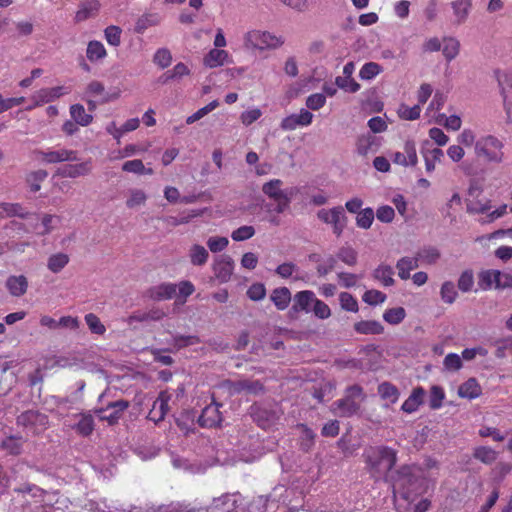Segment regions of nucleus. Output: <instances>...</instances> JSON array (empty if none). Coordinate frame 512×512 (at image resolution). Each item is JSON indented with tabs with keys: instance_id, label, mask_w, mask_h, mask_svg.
Instances as JSON below:
<instances>
[{
	"instance_id": "obj_1",
	"label": "nucleus",
	"mask_w": 512,
	"mask_h": 512,
	"mask_svg": "<svg viewBox=\"0 0 512 512\" xmlns=\"http://www.w3.org/2000/svg\"><path fill=\"white\" fill-rule=\"evenodd\" d=\"M363 458L372 478L388 481L389 473L397 463V451L388 446H371L364 450Z\"/></svg>"
},
{
	"instance_id": "obj_2",
	"label": "nucleus",
	"mask_w": 512,
	"mask_h": 512,
	"mask_svg": "<svg viewBox=\"0 0 512 512\" xmlns=\"http://www.w3.org/2000/svg\"><path fill=\"white\" fill-rule=\"evenodd\" d=\"M504 142L495 135L480 136L475 142V157L487 164H501L505 159Z\"/></svg>"
},
{
	"instance_id": "obj_3",
	"label": "nucleus",
	"mask_w": 512,
	"mask_h": 512,
	"mask_svg": "<svg viewBox=\"0 0 512 512\" xmlns=\"http://www.w3.org/2000/svg\"><path fill=\"white\" fill-rule=\"evenodd\" d=\"M283 181L280 179H271L262 185V192L276 203L275 211L278 214L283 213L290 205L294 189H283Z\"/></svg>"
},
{
	"instance_id": "obj_4",
	"label": "nucleus",
	"mask_w": 512,
	"mask_h": 512,
	"mask_svg": "<svg viewBox=\"0 0 512 512\" xmlns=\"http://www.w3.org/2000/svg\"><path fill=\"white\" fill-rule=\"evenodd\" d=\"M465 204L469 214H486L492 208L491 200L484 195L483 187L476 180L469 184Z\"/></svg>"
},
{
	"instance_id": "obj_5",
	"label": "nucleus",
	"mask_w": 512,
	"mask_h": 512,
	"mask_svg": "<svg viewBox=\"0 0 512 512\" xmlns=\"http://www.w3.org/2000/svg\"><path fill=\"white\" fill-rule=\"evenodd\" d=\"M284 40L268 31L252 30L245 35V44L247 47L265 50L275 49L282 46Z\"/></svg>"
},
{
	"instance_id": "obj_6",
	"label": "nucleus",
	"mask_w": 512,
	"mask_h": 512,
	"mask_svg": "<svg viewBox=\"0 0 512 512\" xmlns=\"http://www.w3.org/2000/svg\"><path fill=\"white\" fill-rule=\"evenodd\" d=\"M17 424L29 429L34 435H39L48 428L49 419L44 413L28 410L17 417Z\"/></svg>"
},
{
	"instance_id": "obj_7",
	"label": "nucleus",
	"mask_w": 512,
	"mask_h": 512,
	"mask_svg": "<svg viewBox=\"0 0 512 512\" xmlns=\"http://www.w3.org/2000/svg\"><path fill=\"white\" fill-rule=\"evenodd\" d=\"M317 217L324 223L332 225L333 233L339 237L344 231L347 223V217L342 206H336L329 210L321 209L317 212Z\"/></svg>"
},
{
	"instance_id": "obj_8",
	"label": "nucleus",
	"mask_w": 512,
	"mask_h": 512,
	"mask_svg": "<svg viewBox=\"0 0 512 512\" xmlns=\"http://www.w3.org/2000/svg\"><path fill=\"white\" fill-rule=\"evenodd\" d=\"M416 481L413 473V467L410 465H402L395 474L389 475L388 481L391 482L394 489L403 490V496L408 497L409 486Z\"/></svg>"
},
{
	"instance_id": "obj_9",
	"label": "nucleus",
	"mask_w": 512,
	"mask_h": 512,
	"mask_svg": "<svg viewBox=\"0 0 512 512\" xmlns=\"http://www.w3.org/2000/svg\"><path fill=\"white\" fill-rule=\"evenodd\" d=\"M394 164L402 167H414L418 164L416 143L413 140H407L402 146V151L394 152L391 155Z\"/></svg>"
},
{
	"instance_id": "obj_10",
	"label": "nucleus",
	"mask_w": 512,
	"mask_h": 512,
	"mask_svg": "<svg viewBox=\"0 0 512 512\" xmlns=\"http://www.w3.org/2000/svg\"><path fill=\"white\" fill-rule=\"evenodd\" d=\"M212 270L215 278L220 283H226L231 279V276L233 274L234 261L227 254L219 255L214 259V262L212 264Z\"/></svg>"
},
{
	"instance_id": "obj_11",
	"label": "nucleus",
	"mask_w": 512,
	"mask_h": 512,
	"mask_svg": "<svg viewBox=\"0 0 512 512\" xmlns=\"http://www.w3.org/2000/svg\"><path fill=\"white\" fill-rule=\"evenodd\" d=\"M170 400L171 394L168 391H161L148 413V419L156 424L164 420L169 411Z\"/></svg>"
},
{
	"instance_id": "obj_12",
	"label": "nucleus",
	"mask_w": 512,
	"mask_h": 512,
	"mask_svg": "<svg viewBox=\"0 0 512 512\" xmlns=\"http://www.w3.org/2000/svg\"><path fill=\"white\" fill-rule=\"evenodd\" d=\"M241 502L240 493L224 494L213 500L211 512H238Z\"/></svg>"
},
{
	"instance_id": "obj_13",
	"label": "nucleus",
	"mask_w": 512,
	"mask_h": 512,
	"mask_svg": "<svg viewBox=\"0 0 512 512\" xmlns=\"http://www.w3.org/2000/svg\"><path fill=\"white\" fill-rule=\"evenodd\" d=\"M220 406L221 405L216 403L214 398H212V402L203 408L198 418L199 425L204 428L218 426L222 421L221 412L219 411Z\"/></svg>"
},
{
	"instance_id": "obj_14",
	"label": "nucleus",
	"mask_w": 512,
	"mask_h": 512,
	"mask_svg": "<svg viewBox=\"0 0 512 512\" xmlns=\"http://www.w3.org/2000/svg\"><path fill=\"white\" fill-rule=\"evenodd\" d=\"M313 114L307 109H301L299 114H291L281 121V128L285 131H293L298 127L309 126L312 123Z\"/></svg>"
},
{
	"instance_id": "obj_15",
	"label": "nucleus",
	"mask_w": 512,
	"mask_h": 512,
	"mask_svg": "<svg viewBox=\"0 0 512 512\" xmlns=\"http://www.w3.org/2000/svg\"><path fill=\"white\" fill-rule=\"evenodd\" d=\"M35 153L43 162L48 164L78 160L77 152L68 149H59L57 151H36Z\"/></svg>"
},
{
	"instance_id": "obj_16",
	"label": "nucleus",
	"mask_w": 512,
	"mask_h": 512,
	"mask_svg": "<svg viewBox=\"0 0 512 512\" xmlns=\"http://www.w3.org/2000/svg\"><path fill=\"white\" fill-rule=\"evenodd\" d=\"M66 93L67 92L65 91V88L63 86L42 88L33 94L32 100L34 101V104L30 106L28 109H32L34 107L42 106L43 104L52 102L53 100L61 97Z\"/></svg>"
},
{
	"instance_id": "obj_17",
	"label": "nucleus",
	"mask_w": 512,
	"mask_h": 512,
	"mask_svg": "<svg viewBox=\"0 0 512 512\" xmlns=\"http://www.w3.org/2000/svg\"><path fill=\"white\" fill-rule=\"evenodd\" d=\"M229 391L232 394L245 392L246 394L258 395L264 392V386L258 380H238L229 383Z\"/></svg>"
},
{
	"instance_id": "obj_18",
	"label": "nucleus",
	"mask_w": 512,
	"mask_h": 512,
	"mask_svg": "<svg viewBox=\"0 0 512 512\" xmlns=\"http://www.w3.org/2000/svg\"><path fill=\"white\" fill-rule=\"evenodd\" d=\"M177 285L173 283H161L150 287L146 295L154 301L170 300L176 296Z\"/></svg>"
},
{
	"instance_id": "obj_19",
	"label": "nucleus",
	"mask_w": 512,
	"mask_h": 512,
	"mask_svg": "<svg viewBox=\"0 0 512 512\" xmlns=\"http://www.w3.org/2000/svg\"><path fill=\"white\" fill-rule=\"evenodd\" d=\"M100 2L98 0H83L76 11L74 20L76 23L86 21L95 17L100 10Z\"/></svg>"
},
{
	"instance_id": "obj_20",
	"label": "nucleus",
	"mask_w": 512,
	"mask_h": 512,
	"mask_svg": "<svg viewBox=\"0 0 512 512\" xmlns=\"http://www.w3.org/2000/svg\"><path fill=\"white\" fill-rule=\"evenodd\" d=\"M425 395L426 392L423 387H415L410 396L403 402L401 410L408 414L416 412L420 405L423 404Z\"/></svg>"
},
{
	"instance_id": "obj_21",
	"label": "nucleus",
	"mask_w": 512,
	"mask_h": 512,
	"mask_svg": "<svg viewBox=\"0 0 512 512\" xmlns=\"http://www.w3.org/2000/svg\"><path fill=\"white\" fill-rule=\"evenodd\" d=\"M315 300L314 292L310 290L299 291L294 295L292 309L295 312H310Z\"/></svg>"
},
{
	"instance_id": "obj_22",
	"label": "nucleus",
	"mask_w": 512,
	"mask_h": 512,
	"mask_svg": "<svg viewBox=\"0 0 512 512\" xmlns=\"http://www.w3.org/2000/svg\"><path fill=\"white\" fill-rule=\"evenodd\" d=\"M91 168V160H88L78 164L65 165L59 168L57 173L62 177L76 178L90 173Z\"/></svg>"
},
{
	"instance_id": "obj_23",
	"label": "nucleus",
	"mask_w": 512,
	"mask_h": 512,
	"mask_svg": "<svg viewBox=\"0 0 512 512\" xmlns=\"http://www.w3.org/2000/svg\"><path fill=\"white\" fill-rule=\"evenodd\" d=\"M129 407V402L126 400H118L111 402L107 405L106 409H101L99 412L112 410L109 415L101 416V420H106L110 425L118 422L122 413Z\"/></svg>"
},
{
	"instance_id": "obj_24",
	"label": "nucleus",
	"mask_w": 512,
	"mask_h": 512,
	"mask_svg": "<svg viewBox=\"0 0 512 512\" xmlns=\"http://www.w3.org/2000/svg\"><path fill=\"white\" fill-rule=\"evenodd\" d=\"M6 288L14 297L23 296L28 289V280L24 275H11L6 280Z\"/></svg>"
},
{
	"instance_id": "obj_25",
	"label": "nucleus",
	"mask_w": 512,
	"mask_h": 512,
	"mask_svg": "<svg viewBox=\"0 0 512 512\" xmlns=\"http://www.w3.org/2000/svg\"><path fill=\"white\" fill-rule=\"evenodd\" d=\"M482 394V388L475 378H469L458 388V395L461 398L476 399Z\"/></svg>"
},
{
	"instance_id": "obj_26",
	"label": "nucleus",
	"mask_w": 512,
	"mask_h": 512,
	"mask_svg": "<svg viewBox=\"0 0 512 512\" xmlns=\"http://www.w3.org/2000/svg\"><path fill=\"white\" fill-rule=\"evenodd\" d=\"M453 14L455 16V23L457 25L463 24L471 11L472 1L471 0H455L451 3Z\"/></svg>"
},
{
	"instance_id": "obj_27",
	"label": "nucleus",
	"mask_w": 512,
	"mask_h": 512,
	"mask_svg": "<svg viewBox=\"0 0 512 512\" xmlns=\"http://www.w3.org/2000/svg\"><path fill=\"white\" fill-rule=\"evenodd\" d=\"M419 266V258L415 257H402L396 263V268L398 270V276L402 280H407L410 278V272Z\"/></svg>"
},
{
	"instance_id": "obj_28",
	"label": "nucleus",
	"mask_w": 512,
	"mask_h": 512,
	"mask_svg": "<svg viewBox=\"0 0 512 512\" xmlns=\"http://www.w3.org/2000/svg\"><path fill=\"white\" fill-rule=\"evenodd\" d=\"M270 299L278 310L283 311L291 302V292L287 287L275 288L270 294Z\"/></svg>"
},
{
	"instance_id": "obj_29",
	"label": "nucleus",
	"mask_w": 512,
	"mask_h": 512,
	"mask_svg": "<svg viewBox=\"0 0 512 512\" xmlns=\"http://www.w3.org/2000/svg\"><path fill=\"white\" fill-rule=\"evenodd\" d=\"M354 329L359 334L378 335L383 333V325L376 320H362L354 324Z\"/></svg>"
},
{
	"instance_id": "obj_30",
	"label": "nucleus",
	"mask_w": 512,
	"mask_h": 512,
	"mask_svg": "<svg viewBox=\"0 0 512 512\" xmlns=\"http://www.w3.org/2000/svg\"><path fill=\"white\" fill-rule=\"evenodd\" d=\"M394 270L390 265L380 264L373 271V278L379 281L383 286L389 287L394 285L395 280L393 278Z\"/></svg>"
},
{
	"instance_id": "obj_31",
	"label": "nucleus",
	"mask_w": 512,
	"mask_h": 512,
	"mask_svg": "<svg viewBox=\"0 0 512 512\" xmlns=\"http://www.w3.org/2000/svg\"><path fill=\"white\" fill-rule=\"evenodd\" d=\"M70 257L68 254L58 252L51 254L47 259V268L52 273H60L69 263Z\"/></svg>"
},
{
	"instance_id": "obj_32",
	"label": "nucleus",
	"mask_w": 512,
	"mask_h": 512,
	"mask_svg": "<svg viewBox=\"0 0 512 512\" xmlns=\"http://www.w3.org/2000/svg\"><path fill=\"white\" fill-rule=\"evenodd\" d=\"M340 415L343 417H351L356 414L361 407L360 401H356L346 396L336 402Z\"/></svg>"
},
{
	"instance_id": "obj_33",
	"label": "nucleus",
	"mask_w": 512,
	"mask_h": 512,
	"mask_svg": "<svg viewBox=\"0 0 512 512\" xmlns=\"http://www.w3.org/2000/svg\"><path fill=\"white\" fill-rule=\"evenodd\" d=\"M161 22V17L157 13H145L140 16L135 24V32L142 34L149 27L157 26Z\"/></svg>"
},
{
	"instance_id": "obj_34",
	"label": "nucleus",
	"mask_w": 512,
	"mask_h": 512,
	"mask_svg": "<svg viewBox=\"0 0 512 512\" xmlns=\"http://www.w3.org/2000/svg\"><path fill=\"white\" fill-rule=\"evenodd\" d=\"M425 168L428 173H431L435 170L436 164L441 162L444 157V153L440 148L428 149L426 151H422Z\"/></svg>"
},
{
	"instance_id": "obj_35",
	"label": "nucleus",
	"mask_w": 512,
	"mask_h": 512,
	"mask_svg": "<svg viewBox=\"0 0 512 512\" xmlns=\"http://www.w3.org/2000/svg\"><path fill=\"white\" fill-rule=\"evenodd\" d=\"M86 56L89 61L96 62L104 59L107 56V51L102 42L92 40L87 45Z\"/></svg>"
},
{
	"instance_id": "obj_36",
	"label": "nucleus",
	"mask_w": 512,
	"mask_h": 512,
	"mask_svg": "<svg viewBox=\"0 0 512 512\" xmlns=\"http://www.w3.org/2000/svg\"><path fill=\"white\" fill-rule=\"evenodd\" d=\"M228 57V53L221 49H212L204 57V65L209 68H216L222 66Z\"/></svg>"
},
{
	"instance_id": "obj_37",
	"label": "nucleus",
	"mask_w": 512,
	"mask_h": 512,
	"mask_svg": "<svg viewBox=\"0 0 512 512\" xmlns=\"http://www.w3.org/2000/svg\"><path fill=\"white\" fill-rule=\"evenodd\" d=\"M70 115L72 119L80 126H88L93 121V116L89 113H86L84 106L81 104L71 105Z\"/></svg>"
},
{
	"instance_id": "obj_38",
	"label": "nucleus",
	"mask_w": 512,
	"mask_h": 512,
	"mask_svg": "<svg viewBox=\"0 0 512 512\" xmlns=\"http://www.w3.org/2000/svg\"><path fill=\"white\" fill-rule=\"evenodd\" d=\"M189 258L192 265L203 266L209 258V253L204 246L194 244L189 249Z\"/></svg>"
},
{
	"instance_id": "obj_39",
	"label": "nucleus",
	"mask_w": 512,
	"mask_h": 512,
	"mask_svg": "<svg viewBox=\"0 0 512 512\" xmlns=\"http://www.w3.org/2000/svg\"><path fill=\"white\" fill-rule=\"evenodd\" d=\"M378 394L383 400H389L392 404L396 403L400 396L398 388L387 381L378 385Z\"/></svg>"
},
{
	"instance_id": "obj_40",
	"label": "nucleus",
	"mask_w": 512,
	"mask_h": 512,
	"mask_svg": "<svg viewBox=\"0 0 512 512\" xmlns=\"http://www.w3.org/2000/svg\"><path fill=\"white\" fill-rule=\"evenodd\" d=\"M23 443L24 440L22 437L9 436L1 442L0 448L5 450L8 454L16 456L21 454Z\"/></svg>"
},
{
	"instance_id": "obj_41",
	"label": "nucleus",
	"mask_w": 512,
	"mask_h": 512,
	"mask_svg": "<svg viewBox=\"0 0 512 512\" xmlns=\"http://www.w3.org/2000/svg\"><path fill=\"white\" fill-rule=\"evenodd\" d=\"M473 457L487 465L492 464L498 457V453L488 446H478L473 451Z\"/></svg>"
},
{
	"instance_id": "obj_42",
	"label": "nucleus",
	"mask_w": 512,
	"mask_h": 512,
	"mask_svg": "<svg viewBox=\"0 0 512 512\" xmlns=\"http://www.w3.org/2000/svg\"><path fill=\"white\" fill-rule=\"evenodd\" d=\"M443 55L447 61L455 59L460 51V42L454 37H444Z\"/></svg>"
},
{
	"instance_id": "obj_43",
	"label": "nucleus",
	"mask_w": 512,
	"mask_h": 512,
	"mask_svg": "<svg viewBox=\"0 0 512 512\" xmlns=\"http://www.w3.org/2000/svg\"><path fill=\"white\" fill-rule=\"evenodd\" d=\"M46 170L39 169L32 171L26 176V182L32 192H38L41 189V183L47 178Z\"/></svg>"
},
{
	"instance_id": "obj_44",
	"label": "nucleus",
	"mask_w": 512,
	"mask_h": 512,
	"mask_svg": "<svg viewBox=\"0 0 512 512\" xmlns=\"http://www.w3.org/2000/svg\"><path fill=\"white\" fill-rule=\"evenodd\" d=\"M94 426L95 424L92 415L84 414L81 416V419L75 425L74 429L79 435L87 437L94 431Z\"/></svg>"
},
{
	"instance_id": "obj_45",
	"label": "nucleus",
	"mask_w": 512,
	"mask_h": 512,
	"mask_svg": "<svg viewBox=\"0 0 512 512\" xmlns=\"http://www.w3.org/2000/svg\"><path fill=\"white\" fill-rule=\"evenodd\" d=\"M445 399V391L441 386L433 385L430 388L429 394V407L432 410L440 409Z\"/></svg>"
},
{
	"instance_id": "obj_46",
	"label": "nucleus",
	"mask_w": 512,
	"mask_h": 512,
	"mask_svg": "<svg viewBox=\"0 0 512 512\" xmlns=\"http://www.w3.org/2000/svg\"><path fill=\"white\" fill-rule=\"evenodd\" d=\"M375 145V137L371 134L362 135L358 138L356 148L358 154L362 156L368 155Z\"/></svg>"
},
{
	"instance_id": "obj_47",
	"label": "nucleus",
	"mask_w": 512,
	"mask_h": 512,
	"mask_svg": "<svg viewBox=\"0 0 512 512\" xmlns=\"http://www.w3.org/2000/svg\"><path fill=\"white\" fill-rule=\"evenodd\" d=\"M84 319L91 333L103 335L106 332L105 325L96 314L88 313L85 315Z\"/></svg>"
},
{
	"instance_id": "obj_48",
	"label": "nucleus",
	"mask_w": 512,
	"mask_h": 512,
	"mask_svg": "<svg viewBox=\"0 0 512 512\" xmlns=\"http://www.w3.org/2000/svg\"><path fill=\"white\" fill-rule=\"evenodd\" d=\"M375 213L372 208L362 209L357 213L356 225L362 229H369L374 221Z\"/></svg>"
},
{
	"instance_id": "obj_49",
	"label": "nucleus",
	"mask_w": 512,
	"mask_h": 512,
	"mask_svg": "<svg viewBox=\"0 0 512 512\" xmlns=\"http://www.w3.org/2000/svg\"><path fill=\"white\" fill-rule=\"evenodd\" d=\"M406 316L405 309L403 307H396L387 309L383 314V319L392 325L401 323Z\"/></svg>"
},
{
	"instance_id": "obj_50",
	"label": "nucleus",
	"mask_w": 512,
	"mask_h": 512,
	"mask_svg": "<svg viewBox=\"0 0 512 512\" xmlns=\"http://www.w3.org/2000/svg\"><path fill=\"white\" fill-rule=\"evenodd\" d=\"M122 29L116 25L107 26L104 30V37L111 46L118 47L121 44Z\"/></svg>"
},
{
	"instance_id": "obj_51",
	"label": "nucleus",
	"mask_w": 512,
	"mask_h": 512,
	"mask_svg": "<svg viewBox=\"0 0 512 512\" xmlns=\"http://www.w3.org/2000/svg\"><path fill=\"white\" fill-rule=\"evenodd\" d=\"M421 107L420 105H414L409 107L406 104H401L398 109V116L403 120L413 121L420 117Z\"/></svg>"
},
{
	"instance_id": "obj_52",
	"label": "nucleus",
	"mask_w": 512,
	"mask_h": 512,
	"mask_svg": "<svg viewBox=\"0 0 512 512\" xmlns=\"http://www.w3.org/2000/svg\"><path fill=\"white\" fill-rule=\"evenodd\" d=\"M382 72V67L376 62L365 63L359 72V77L363 80H371Z\"/></svg>"
},
{
	"instance_id": "obj_53",
	"label": "nucleus",
	"mask_w": 512,
	"mask_h": 512,
	"mask_svg": "<svg viewBox=\"0 0 512 512\" xmlns=\"http://www.w3.org/2000/svg\"><path fill=\"white\" fill-rule=\"evenodd\" d=\"M440 295L443 302L452 304L455 302L458 293L455 285L451 281H446L441 286Z\"/></svg>"
},
{
	"instance_id": "obj_54",
	"label": "nucleus",
	"mask_w": 512,
	"mask_h": 512,
	"mask_svg": "<svg viewBox=\"0 0 512 512\" xmlns=\"http://www.w3.org/2000/svg\"><path fill=\"white\" fill-rule=\"evenodd\" d=\"M386 298V294L376 289L367 290L362 296V300L372 306L384 303Z\"/></svg>"
},
{
	"instance_id": "obj_55",
	"label": "nucleus",
	"mask_w": 512,
	"mask_h": 512,
	"mask_svg": "<svg viewBox=\"0 0 512 512\" xmlns=\"http://www.w3.org/2000/svg\"><path fill=\"white\" fill-rule=\"evenodd\" d=\"M499 277V270L482 271L479 275V285L482 289H490L495 286V278Z\"/></svg>"
},
{
	"instance_id": "obj_56",
	"label": "nucleus",
	"mask_w": 512,
	"mask_h": 512,
	"mask_svg": "<svg viewBox=\"0 0 512 512\" xmlns=\"http://www.w3.org/2000/svg\"><path fill=\"white\" fill-rule=\"evenodd\" d=\"M0 209L3 210L6 217L18 216L20 218H27L29 213H24L23 208L18 203H2Z\"/></svg>"
},
{
	"instance_id": "obj_57",
	"label": "nucleus",
	"mask_w": 512,
	"mask_h": 512,
	"mask_svg": "<svg viewBox=\"0 0 512 512\" xmlns=\"http://www.w3.org/2000/svg\"><path fill=\"white\" fill-rule=\"evenodd\" d=\"M219 105V102L217 100H213L211 101L210 103H208L206 106L200 108L199 110H197L195 113H193L192 115H190L187 119H186V123L187 124H193L194 122L200 120L201 118H203L205 115H207L208 113H210L211 111H213L214 109H216Z\"/></svg>"
},
{
	"instance_id": "obj_58",
	"label": "nucleus",
	"mask_w": 512,
	"mask_h": 512,
	"mask_svg": "<svg viewBox=\"0 0 512 512\" xmlns=\"http://www.w3.org/2000/svg\"><path fill=\"white\" fill-rule=\"evenodd\" d=\"M416 256L419 258V261L426 264H433L440 257L439 251L434 247L423 248L420 250Z\"/></svg>"
},
{
	"instance_id": "obj_59",
	"label": "nucleus",
	"mask_w": 512,
	"mask_h": 512,
	"mask_svg": "<svg viewBox=\"0 0 512 512\" xmlns=\"http://www.w3.org/2000/svg\"><path fill=\"white\" fill-rule=\"evenodd\" d=\"M339 301L341 308L349 311V312H357L358 311V302L356 298L348 293V292H342L339 295Z\"/></svg>"
},
{
	"instance_id": "obj_60",
	"label": "nucleus",
	"mask_w": 512,
	"mask_h": 512,
	"mask_svg": "<svg viewBox=\"0 0 512 512\" xmlns=\"http://www.w3.org/2000/svg\"><path fill=\"white\" fill-rule=\"evenodd\" d=\"M147 196L144 191L140 189H132L130 190V197L126 201V206L128 208H134L140 205H143L146 202Z\"/></svg>"
},
{
	"instance_id": "obj_61",
	"label": "nucleus",
	"mask_w": 512,
	"mask_h": 512,
	"mask_svg": "<svg viewBox=\"0 0 512 512\" xmlns=\"http://www.w3.org/2000/svg\"><path fill=\"white\" fill-rule=\"evenodd\" d=\"M337 257L349 266H354L357 263V252L352 247H342Z\"/></svg>"
},
{
	"instance_id": "obj_62",
	"label": "nucleus",
	"mask_w": 512,
	"mask_h": 512,
	"mask_svg": "<svg viewBox=\"0 0 512 512\" xmlns=\"http://www.w3.org/2000/svg\"><path fill=\"white\" fill-rule=\"evenodd\" d=\"M153 60L155 64L164 69L171 64L172 55L168 49L161 48L156 51Z\"/></svg>"
},
{
	"instance_id": "obj_63",
	"label": "nucleus",
	"mask_w": 512,
	"mask_h": 512,
	"mask_svg": "<svg viewBox=\"0 0 512 512\" xmlns=\"http://www.w3.org/2000/svg\"><path fill=\"white\" fill-rule=\"evenodd\" d=\"M255 234V229L253 226L244 225L236 230H234L231 234V237L234 241H244L252 238Z\"/></svg>"
},
{
	"instance_id": "obj_64",
	"label": "nucleus",
	"mask_w": 512,
	"mask_h": 512,
	"mask_svg": "<svg viewBox=\"0 0 512 512\" xmlns=\"http://www.w3.org/2000/svg\"><path fill=\"white\" fill-rule=\"evenodd\" d=\"M177 289H178L177 299L180 301V303H185L186 298L189 297L190 295H192L195 291L194 285L192 284V282H190L188 280L181 281L177 285Z\"/></svg>"
}]
</instances>
